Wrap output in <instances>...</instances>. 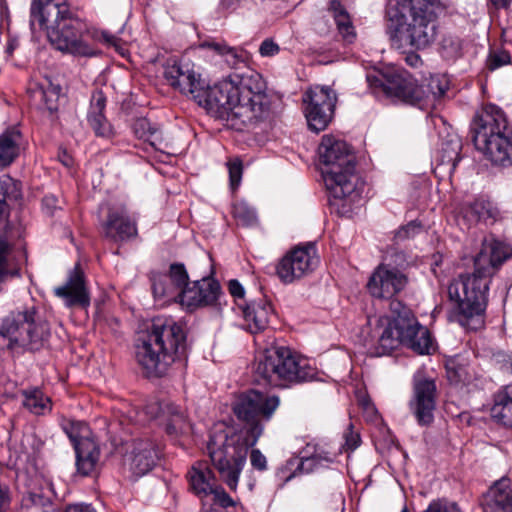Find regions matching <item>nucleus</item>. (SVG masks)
I'll list each match as a JSON object with an SVG mask.
<instances>
[{
	"label": "nucleus",
	"instance_id": "nucleus-1",
	"mask_svg": "<svg viewBox=\"0 0 512 512\" xmlns=\"http://www.w3.org/2000/svg\"><path fill=\"white\" fill-rule=\"evenodd\" d=\"M407 283L404 273L384 264L379 265L369 278V293L375 298L391 300L389 315L368 320L370 330L364 346L372 357L389 355L400 346L421 355L430 353L432 338L428 329L420 325L408 307L392 299Z\"/></svg>",
	"mask_w": 512,
	"mask_h": 512
},
{
	"label": "nucleus",
	"instance_id": "nucleus-2",
	"mask_svg": "<svg viewBox=\"0 0 512 512\" xmlns=\"http://www.w3.org/2000/svg\"><path fill=\"white\" fill-rule=\"evenodd\" d=\"M280 406V398L250 389L239 394L232 404L236 418L244 425L246 436L231 434L223 430L211 433L207 450L221 480L235 491L241 471L246 464L249 447L254 446L268 423Z\"/></svg>",
	"mask_w": 512,
	"mask_h": 512
},
{
	"label": "nucleus",
	"instance_id": "nucleus-3",
	"mask_svg": "<svg viewBox=\"0 0 512 512\" xmlns=\"http://www.w3.org/2000/svg\"><path fill=\"white\" fill-rule=\"evenodd\" d=\"M193 100L209 115L238 131L255 126L270 115L266 83L255 71L233 73L213 86L204 81Z\"/></svg>",
	"mask_w": 512,
	"mask_h": 512
},
{
	"label": "nucleus",
	"instance_id": "nucleus-4",
	"mask_svg": "<svg viewBox=\"0 0 512 512\" xmlns=\"http://www.w3.org/2000/svg\"><path fill=\"white\" fill-rule=\"evenodd\" d=\"M511 256L510 246L494 238H485L474 259V272L460 275L450 283L449 300L458 310L461 325L474 330L483 325L490 278Z\"/></svg>",
	"mask_w": 512,
	"mask_h": 512
},
{
	"label": "nucleus",
	"instance_id": "nucleus-5",
	"mask_svg": "<svg viewBox=\"0 0 512 512\" xmlns=\"http://www.w3.org/2000/svg\"><path fill=\"white\" fill-rule=\"evenodd\" d=\"M30 25L45 30L51 45L75 57H92L96 49L88 43L87 25L70 12L65 0H32Z\"/></svg>",
	"mask_w": 512,
	"mask_h": 512
},
{
	"label": "nucleus",
	"instance_id": "nucleus-6",
	"mask_svg": "<svg viewBox=\"0 0 512 512\" xmlns=\"http://www.w3.org/2000/svg\"><path fill=\"white\" fill-rule=\"evenodd\" d=\"M438 0H388L386 18L397 48L424 49L437 35Z\"/></svg>",
	"mask_w": 512,
	"mask_h": 512
},
{
	"label": "nucleus",
	"instance_id": "nucleus-7",
	"mask_svg": "<svg viewBox=\"0 0 512 512\" xmlns=\"http://www.w3.org/2000/svg\"><path fill=\"white\" fill-rule=\"evenodd\" d=\"M186 335L172 318L153 319L147 335L136 345L135 357L147 378L163 377L178 355L184 354Z\"/></svg>",
	"mask_w": 512,
	"mask_h": 512
},
{
	"label": "nucleus",
	"instance_id": "nucleus-8",
	"mask_svg": "<svg viewBox=\"0 0 512 512\" xmlns=\"http://www.w3.org/2000/svg\"><path fill=\"white\" fill-rule=\"evenodd\" d=\"M474 146L495 165H512V128L505 112L494 104L485 105L470 125Z\"/></svg>",
	"mask_w": 512,
	"mask_h": 512
},
{
	"label": "nucleus",
	"instance_id": "nucleus-9",
	"mask_svg": "<svg viewBox=\"0 0 512 512\" xmlns=\"http://www.w3.org/2000/svg\"><path fill=\"white\" fill-rule=\"evenodd\" d=\"M325 186L337 199L354 202L359 196V178L355 173L356 160L350 146L331 135L323 136L318 148Z\"/></svg>",
	"mask_w": 512,
	"mask_h": 512
},
{
	"label": "nucleus",
	"instance_id": "nucleus-10",
	"mask_svg": "<svg viewBox=\"0 0 512 512\" xmlns=\"http://www.w3.org/2000/svg\"><path fill=\"white\" fill-rule=\"evenodd\" d=\"M255 380L275 387L314 380L318 374L311 361L290 348L275 346L266 349L255 364Z\"/></svg>",
	"mask_w": 512,
	"mask_h": 512
},
{
	"label": "nucleus",
	"instance_id": "nucleus-11",
	"mask_svg": "<svg viewBox=\"0 0 512 512\" xmlns=\"http://www.w3.org/2000/svg\"><path fill=\"white\" fill-rule=\"evenodd\" d=\"M50 335L49 323L33 306L10 312L0 327V337L7 339L6 347L16 354L41 350Z\"/></svg>",
	"mask_w": 512,
	"mask_h": 512
},
{
	"label": "nucleus",
	"instance_id": "nucleus-12",
	"mask_svg": "<svg viewBox=\"0 0 512 512\" xmlns=\"http://www.w3.org/2000/svg\"><path fill=\"white\" fill-rule=\"evenodd\" d=\"M367 81L375 93L381 91L392 100L423 108L427 93L405 70L389 69L378 76L368 75Z\"/></svg>",
	"mask_w": 512,
	"mask_h": 512
},
{
	"label": "nucleus",
	"instance_id": "nucleus-13",
	"mask_svg": "<svg viewBox=\"0 0 512 512\" xmlns=\"http://www.w3.org/2000/svg\"><path fill=\"white\" fill-rule=\"evenodd\" d=\"M306 104L305 116L308 126L315 132L323 131L331 122L337 102V96L328 86H314L303 95Z\"/></svg>",
	"mask_w": 512,
	"mask_h": 512
},
{
	"label": "nucleus",
	"instance_id": "nucleus-14",
	"mask_svg": "<svg viewBox=\"0 0 512 512\" xmlns=\"http://www.w3.org/2000/svg\"><path fill=\"white\" fill-rule=\"evenodd\" d=\"M318 263L316 247L308 243L288 252L277 264L276 274L281 282L290 284L313 272Z\"/></svg>",
	"mask_w": 512,
	"mask_h": 512
},
{
	"label": "nucleus",
	"instance_id": "nucleus-15",
	"mask_svg": "<svg viewBox=\"0 0 512 512\" xmlns=\"http://www.w3.org/2000/svg\"><path fill=\"white\" fill-rule=\"evenodd\" d=\"M437 388L433 379L422 374L413 378V395L409 409L420 426H429L434 421Z\"/></svg>",
	"mask_w": 512,
	"mask_h": 512
},
{
	"label": "nucleus",
	"instance_id": "nucleus-16",
	"mask_svg": "<svg viewBox=\"0 0 512 512\" xmlns=\"http://www.w3.org/2000/svg\"><path fill=\"white\" fill-rule=\"evenodd\" d=\"M163 77L167 84L183 94L196 95L204 80L195 70L194 64L177 59H168L163 66Z\"/></svg>",
	"mask_w": 512,
	"mask_h": 512
},
{
	"label": "nucleus",
	"instance_id": "nucleus-17",
	"mask_svg": "<svg viewBox=\"0 0 512 512\" xmlns=\"http://www.w3.org/2000/svg\"><path fill=\"white\" fill-rule=\"evenodd\" d=\"M159 459V446L149 438L134 439L125 456L129 470L135 478L150 472Z\"/></svg>",
	"mask_w": 512,
	"mask_h": 512
},
{
	"label": "nucleus",
	"instance_id": "nucleus-18",
	"mask_svg": "<svg viewBox=\"0 0 512 512\" xmlns=\"http://www.w3.org/2000/svg\"><path fill=\"white\" fill-rule=\"evenodd\" d=\"M102 234L113 242H127L137 237V220L125 207L109 208L107 218L101 223Z\"/></svg>",
	"mask_w": 512,
	"mask_h": 512
},
{
	"label": "nucleus",
	"instance_id": "nucleus-19",
	"mask_svg": "<svg viewBox=\"0 0 512 512\" xmlns=\"http://www.w3.org/2000/svg\"><path fill=\"white\" fill-rule=\"evenodd\" d=\"M221 295V286L211 277L191 282L180 292V303L189 310L215 305Z\"/></svg>",
	"mask_w": 512,
	"mask_h": 512
},
{
	"label": "nucleus",
	"instance_id": "nucleus-20",
	"mask_svg": "<svg viewBox=\"0 0 512 512\" xmlns=\"http://www.w3.org/2000/svg\"><path fill=\"white\" fill-rule=\"evenodd\" d=\"M145 412L153 419L163 418L166 421L165 430L170 436L186 434L192 428L185 411L171 402L152 401L145 406Z\"/></svg>",
	"mask_w": 512,
	"mask_h": 512
},
{
	"label": "nucleus",
	"instance_id": "nucleus-21",
	"mask_svg": "<svg viewBox=\"0 0 512 512\" xmlns=\"http://www.w3.org/2000/svg\"><path fill=\"white\" fill-rule=\"evenodd\" d=\"M8 216V203L0 202V223ZM24 228L21 225L8 223L4 231H0V284L8 275H13L8 265V257L12 249L23 248L20 240L23 238Z\"/></svg>",
	"mask_w": 512,
	"mask_h": 512
},
{
	"label": "nucleus",
	"instance_id": "nucleus-22",
	"mask_svg": "<svg viewBox=\"0 0 512 512\" xmlns=\"http://www.w3.org/2000/svg\"><path fill=\"white\" fill-rule=\"evenodd\" d=\"M54 293L63 299L68 307H88L90 295L86 286L84 273L79 264L70 271L68 279L62 286L56 287Z\"/></svg>",
	"mask_w": 512,
	"mask_h": 512
},
{
	"label": "nucleus",
	"instance_id": "nucleus-23",
	"mask_svg": "<svg viewBox=\"0 0 512 512\" xmlns=\"http://www.w3.org/2000/svg\"><path fill=\"white\" fill-rule=\"evenodd\" d=\"M244 320V326L247 331L257 334L264 331L270 323V318L274 314L271 303L265 298H259L247 302L245 305H239Z\"/></svg>",
	"mask_w": 512,
	"mask_h": 512
},
{
	"label": "nucleus",
	"instance_id": "nucleus-24",
	"mask_svg": "<svg viewBox=\"0 0 512 512\" xmlns=\"http://www.w3.org/2000/svg\"><path fill=\"white\" fill-rule=\"evenodd\" d=\"M483 508L485 512H512V481L501 478L485 495Z\"/></svg>",
	"mask_w": 512,
	"mask_h": 512
},
{
	"label": "nucleus",
	"instance_id": "nucleus-25",
	"mask_svg": "<svg viewBox=\"0 0 512 512\" xmlns=\"http://www.w3.org/2000/svg\"><path fill=\"white\" fill-rule=\"evenodd\" d=\"M23 144V135L15 126L0 134V169L10 166L19 157Z\"/></svg>",
	"mask_w": 512,
	"mask_h": 512
},
{
	"label": "nucleus",
	"instance_id": "nucleus-26",
	"mask_svg": "<svg viewBox=\"0 0 512 512\" xmlns=\"http://www.w3.org/2000/svg\"><path fill=\"white\" fill-rule=\"evenodd\" d=\"M190 490L199 498L210 495L215 485V477L206 462H197L187 473Z\"/></svg>",
	"mask_w": 512,
	"mask_h": 512
},
{
	"label": "nucleus",
	"instance_id": "nucleus-27",
	"mask_svg": "<svg viewBox=\"0 0 512 512\" xmlns=\"http://www.w3.org/2000/svg\"><path fill=\"white\" fill-rule=\"evenodd\" d=\"M490 415L498 424L512 429V383L494 394Z\"/></svg>",
	"mask_w": 512,
	"mask_h": 512
},
{
	"label": "nucleus",
	"instance_id": "nucleus-28",
	"mask_svg": "<svg viewBox=\"0 0 512 512\" xmlns=\"http://www.w3.org/2000/svg\"><path fill=\"white\" fill-rule=\"evenodd\" d=\"M77 471L88 476L95 471L99 462L100 449L93 439H84L74 447Z\"/></svg>",
	"mask_w": 512,
	"mask_h": 512
},
{
	"label": "nucleus",
	"instance_id": "nucleus-29",
	"mask_svg": "<svg viewBox=\"0 0 512 512\" xmlns=\"http://www.w3.org/2000/svg\"><path fill=\"white\" fill-rule=\"evenodd\" d=\"M495 209L492 203L484 199H476L473 202L463 204L460 215L469 225L480 221H487L495 218Z\"/></svg>",
	"mask_w": 512,
	"mask_h": 512
},
{
	"label": "nucleus",
	"instance_id": "nucleus-30",
	"mask_svg": "<svg viewBox=\"0 0 512 512\" xmlns=\"http://www.w3.org/2000/svg\"><path fill=\"white\" fill-rule=\"evenodd\" d=\"M20 395L22 397V406L34 415H45L52 410L51 399L39 388L23 389Z\"/></svg>",
	"mask_w": 512,
	"mask_h": 512
},
{
	"label": "nucleus",
	"instance_id": "nucleus-31",
	"mask_svg": "<svg viewBox=\"0 0 512 512\" xmlns=\"http://www.w3.org/2000/svg\"><path fill=\"white\" fill-rule=\"evenodd\" d=\"M329 10L333 15L337 30L343 41L348 44L353 43L356 39V31L349 13L338 0H330Z\"/></svg>",
	"mask_w": 512,
	"mask_h": 512
},
{
	"label": "nucleus",
	"instance_id": "nucleus-32",
	"mask_svg": "<svg viewBox=\"0 0 512 512\" xmlns=\"http://www.w3.org/2000/svg\"><path fill=\"white\" fill-rule=\"evenodd\" d=\"M462 149V141L455 133H448L445 138L441 140L439 149V156L441 164L449 165L451 170H454L460 161V152Z\"/></svg>",
	"mask_w": 512,
	"mask_h": 512
},
{
	"label": "nucleus",
	"instance_id": "nucleus-33",
	"mask_svg": "<svg viewBox=\"0 0 512 512\" xmlns=\"http://www.w3.org/2000/svg\"><path fill=\"white\" fill-rule=\"evenodd\" d=\"M202 47L208 48L222 56L227 65L231 68H238L239 65L244 64L247 59V55L244 50L230 47L225 42H217L214 40L205 41L202 44Z\"/></svg>",
	"mask_w": 512,
	"mask_h": 512
},
{
	"label": "nucleus",
	"instance_id": "nucleus-34",
	"mask_svg": "<svg viewBox=\"0 0 512 512\" xmlns=\"http://www.w3.org/2000/svg\"><path fill=\"white\" fill-rule=\"evenodd\" d=\"M133 131L137 138L149 142L153 147L162 143V131L147 118H138L133 124Z\"/></svg>",
	"mask_w": 512,
	"mask_h": 512
},
{
	"label": "nucleus",
	"instance_id": "nucleus-35",
	"mask_svg": "<svg viewBox=\"0 0 512 512\" xmlns=\"http://www.w3.org/2000/svg\"><path fill=\"white\" fill-rule=\"evenodd\" d=\"M446 375L451 384H465L471 380V374L467 361L460 356L446 361Z\"/></svg>",
	"mask_w": 512,
	"mask_h": 512
},
{
	"label": "nucleus",
	"instance_id": "nucleus-36",
	"mask_svg": "<svg viewBox=\"0 0 512 512\" xmlns=\"http://www.w3.org/2000/svg\"><path fill=\"white\" fill-rule=\"evenodd\" d=\"M152 292L156 300H180V292L166 275L158 274L152 277Z\"/></svg>",
	"mask_w": 512,
	"mask_h": 512
},
{
	"label": "nucleus",
	"instance_id": "nucleus-37",
	"mask_svg": "<svg viewBox=\"0 0 512 512\" xmlns=\"http://www.w3.org/2000/svg\"><path fill=\"white\" fill-rule=\"evenodd\" d=\"M300 454L312 455L318 463L326 466L333 463L339 453L331 451L327 443L311 441L303 447Z\"/></svg>",
	"mask_w": 512,
	"mask_h": 512
},
{
	"label": "nucleus",
	"instance_id": "nucleus-38",
	"mask_svg": "<svg viewBox=\"0 0 512 512\" xmlns=\"http://www.w3.org/2000/svg\"><path fill=\"white\" fill-rule=\"evenodd\" d=\"M426 94L423 107L430 102L443 97L449 89V81L445 76L434 75L431 76L426 85H422Z\"/></svg>",
	"mask_w": 512,
	"mask_h": 512
},
{
	"label": "nucleus",
	"instance_id": "nucleus-39",
	"mask_svg": "<svg viewBox=\"0 0 512 512\" xmlns=\"http://www.w3.org/2000/svg\"><path fill=\"white\" fill-rule=\"evenodd\" d=\"M23 508L26 512H55L51 499L40 492H30L25 496Z\"/></svg>",
	"mask_w": 512,
	"mask_h": 512
},
{
	"label": "nucleus",
	"instance_id": "nucleus-40",
	"mask_svg": "<svg viewBox=\"0 0 512 512\" xmlns=\"http://www.w3.org/2000/svg\"><path fill=\"white\" fill-rule=\"evenodd\" d=\"M62 428L74 447L84 439H92L90 429L85 422L68 420L62 424Z\"/></svg>",
	"mask_w": 512,
	"mask_h": 512
},
{
	"label": "nucleus",
	"instance_id": "nucleus-41",
	"mask_svg": "<svg viewBox=\"0 0 512 512\" xmlns=\"http://www.w3.org/2000/svg\"><path fill=\"white\" fill-rule=\"evenodd\" d=\"M20 182L8 175L0 177V202L17 201L21 198Z\"/></svg>",
	"mask_w": 512,
	"mask_h": 512
},
{
	"label": "nucleus",
	"instance_id": "nucleus-42",
	"mask_svg": "<svg viewBox=\"0 0 512 512\" xmlns=\"http://www.w3.org/2000/svg\"><path fill=\"white\" fill-rule=\"evenodd\" d=\"M232 214L238 225L253 226L257 223L255 210L245 202H237L233 205Z\"/></svg>",
	"mask_w": 512,
	"mask_h": 512
},
{
	"label": "nucleus",
	"instance_id": "nucleus-43",
	"mask_svg": "<svg viewBox=\"0 0 512 512\" xmlns=\"http://www.w3.org/2000/svg\"><path fill=\"white\" fill-rule=\"evenodd\" d=\"M166 276L169 278L171 283L175 285L179 292L186 289V287H189L191 284L188 272L182 263L171 264L169 273Z\"/></svg>",
	"mask_w": 512,
	"mask_h": 512
},
{
	"label": "nucleus",
	"instance_id": "nucleus-44",
	"mask_svg": "<svg viewBox=\"0 0 512 512\" xmlns=\"http://www.w3.org/2000/svg\"><path fill=\"white\" fill-rule=\"evenodd\" d=\"M88 122L95 134L100 137L109 138L113 135V129L103 114H88Z\"/></svg>",
	"mask_w": 512,
	"mask_h": 512
},
{
	"label": "nucleus",
	"instance_id": "nucleus-45",
	"mask_svg": "<svg viewBox=\"0 0 512 512\" xmlns=\"http://www.w3.org/2000/svg\"><path fill=\"white\" fill-rule=\"evenodd\" d=\"M323 465H321L320 463H318L312 455H303L301 454V458L297 464V467L295 468L294 472L292 474H290L287 478H286V481H289L291 478H293L294 476L298 475V474H303V473H312L314 472L315 470H317L319 467H322Z\"/></svg>",
	"mask_w": 512,
	"mask_h": 512
},
{
	"label": "nucleus",
	"instance_id": "nucleus-46",
	"mask_svg": "<svg viewBox=\"0 0 512 512\" xmlns=\"http://www.w3.org/2000/svg\"><path fill=\"white\" fill-rule=\"evenodd\" d=\"M344 444L339 449L338 453L340 454L342 451H354L359 447L361 443V438L358 432L354 431V426L350 423L346 430L343 433Z\"/></svg>",
	"mask_w": 512,
	"mask_h": 512
},
{
	"label": "nucleus",
	"instance_id": "nucleus-47",
	"mask_svg": "<svg viewBox=\"0 0 512 512\" xmlns=\"http://www.w3.org/2000/svg\"><path fill=\"white\" fill-rule=\"evenodd\" d=\"M511 61L510 54L505 50H493L489 53L487 58V68L491 71L496 70L504 65L509 64Z\"/></svg>",
	"mask_w": 512,
	"mask_h": 512
},
{
	"label": "nucleus",
	"instance_id": "nucleus-48",
	"mask_svg": "<svg viewBox=\"0 0 512 512\" xmlns=\"http://www.w3.org/2000/svg\"><path fill=\"white\" fill-rule=\"evenodd\" d=\"M423 512H461V510L455 502L447 499H436Z\"/></svg>",
	"mask_w": 512,
	"mask_h": 512
},
{
	"label": "nucleus",
	"instance_id": "nucleus-49",
	"mask_svg": "<svg viewBox=\"0 0 512 512\" xmlns=\"http://www.w3.org/2000/svg\"><path fill=\"white\" fill-rule=\"evenodd\" d=\"M209 496H212L214 504H217L220 507L228 508L235 505L233 499L220 486L216 485Z\"/></svg>",
	"mask_w": 512,
	"mask_h": 512
},
{
	"label": "nucleus",
	"instance_id": "nucleus-50",
	"mask_svg": "<svg viewBox=\"0 0 512 512\" xmlns=\"http://www.w3.org/2000/svg\"><path fill=\"white\" fill-rule=\"evenodd\" d=\"M106 107V97L101 90H96L91 96L88 114H103Z\"/></svg>",
	"mask_w": 512,
	"mask_h": 512
},
{
	"label": "nucleus",
	"instance_id": "nucleus-51",
	"mask_svg": "<svg viewBox=\"0 0 512 512\" xmlns=\"http://www.w3.org/2000/svg\"><path fill=\"white\" fill-rule=\"evenodd\" d=\"M61 92L60 86H54L51 89L44 90L41 92L43 99L45 100L46 108L50 111H56L57 110V104L56 101L59 97V94Z\"/></svg>",
	"mask_w": 512,
	"mask_h": 512
},
{
	"label": "nucleus",
	"instance_id": "nucleus-52",
	"mask_svg": "<svg viewBox=\"0 0 512 512\" xmlns=\"http://www.w3.org/2000/svg\"><path fill=\"white\" fill-rule=\"evenodd\" d=\"M228 171L230 184L232 188H235L239 185L242 177V163L240 160H235L228 163Z\"/></svg>",
	"mask_w": 512,
	"mask_h": 512
},
{
	"label": "nucleus",
	"instance_id": "nucleus-53",
	"mask_svg": "<svg viewBox=\"0 0 512 512\" xmlns=\"http://www.w3.org/2000/svg\"><path fill=\"white\" fill-rule=\"evenodd\" d=\"M420 229H421V226L419 224H417L416 222L412 221L397 231L396 238L399 240H403L406 238L413 237L420 231Z\"/></svg>",
	"mask_w": 512,
	"mask_h": 512
},
{
	"label": "nucleus",
	"instance_id": "nucleus-54",
	"mask_svg": "<svg viewBox=\"0 0 512 512\" xmlns=\"http://www.w3.org/2000/svg\"><path fill=\"white\" fill-rule=\"evenodd\" d=\"M250 462L253 468L264 471L267 468L266 457L258 449H253L250 453Z\"/></svg>",
	"mask_w": 512,
	"mask_h": 512
},
{
	"label": "nucleus",
	"instance_id": "nucleus-55",
	"mask_svg": "<svg viewBox=\"0 0 512 512\" xmlns=\"http://www.w3.org/2000/svg\"><path fill=\"white\" fill-rule=\"evenodd\" d=\"M279 52V46L271 39H265L260 47L259 53L264 57H271Z\"/></svg>",
	"mask_w": 512,
	"mask_h": 512
},
{
	"label": "nucleus",
	"instance_id": "nucleus-56",
	"mask_svg": "<svg viewBox=\"0 0 512 512\" xmlns=\"http://www.w3.org/2000/svg\"><path fill=\"white\" fill-rule=\"evenodd\" d=\"M228 290L229 293L235 298V299H243L245 290L244 287L241 285V283L236 280L232 279L228 282Z\"/></svg>",
	"mask_w": 512,
	"mask_h": 512
},
{
	"label": "nucleus",
	"instance_id": "nucleus-57",
	"mask_svg": "<svg viewBox=\"0 0 512 512\" xmlns=\"http://www.w3.org/2000/svg\"><path fill=\"white\" fill-rule=\"evenodd\" d=\"M249 0H220V8L229 13L243 7Z\"/></svg>",
	"mask_w": 512,
	"mask_h": 512
},
{
	"label": "nucleus",
	"instance_id": "nucleus-58",
	"mask_svg": "<svg viewBox=\"0 0 512 512\" xmlns=\"http://www.w3.org/2000/svg\"><path fill=\"white\" fill-rule=\"evenodd\" d=\"M58 199L54 195H46L42 200V206L48 214H53L57 208Z\"/></svg>",
	"mask_w": 512,
	"mask_h": 512
},
{
	"label": "nucleus",
	"instance_id": "nucleus-59",
	"mask_svg": "<svg viewBox=\"0 0 512 512\" xmlns=\"http://www.w3.org/2000/svg\"><path fill=\"white\" fill-rule=\"evenodd\" d=\"M9 504V490L0 484V512H4Z\"/></svg>",
	"mask_w": 512,
	"mask_h": 512
},
{
	"label": "nucleus",
	"instance_id": "nucleus-60",
	"mask_svg": "<svg viewBox=\"0 0 512 512\" xmlns=\"http://www.w3.org/2000/svg\"><path fill=\"white\" fill-rule=\"evenodd\" d=\"M65 512H97L91 505L74 504L66 508Z\"/></svg>",
	"mask_w": 512,
	"mask_h": 512
},
{
	"label": "nucleus",
	"instance_id": "nucleus-61",
	"mask_svg": "<svg viewBox=\"0 0 512 512\" xmlns=\"http://www.w3.org/2000/svg\"><path fill=\"white\" fill-rule=\"evenodd\" d=\"M101 39L107 43L108 45H111V46H116L117 45V42L119 40V38L107 31H102L101 32Z\"/></svg>",
	"mask_w": 512,
	"mask_h": 512
},
{
	"label": "nucleus",
	"instance_id": "nucleus-62",
	"mask_svg": "<svg viewBox=\"0 0 512 512\" xmlns=\"http://www.w3.org/2000/svg\"><path fill=\"white\" fill-rule=\"evenodd\" d=\"M405 60L411 67H418L422 62L420 56L414 52L407 54Z\"/></svg>",
	"mask_w": 512,
	"mask_h": 512
},
{
	"label": "nucleus",
	"instance_id": "nucleus-63",
	"mask_svg": "<svg viewBox=\"0 0 512 512\" xmlns=\"http://www.w3.org/2000/svg\"><path fill=\"white\" fill-rule=\"evenodd\" d=\"M361 405L363 407V409L370 415V416H374L376 415L377 411L375 409V407L373 406V404H371L370 400L368 399H363L361 400Z\"/></svg>",
	"mask_w": 512,
	"mask_h": 512
},
{
	"label": "nucleus",
	"instance_id": "nucleus-64",
	"mask_svg": "<svg viewBox=\"0 0 512 512\" xmlns=\"http://www.w3.org/2000/svg\"><path fill=\"white\" fill-rule=\"evenodd\" d=\"M58 158L60 162L66 167H70L73 163L72 157L66 151L59 153Z\"/></svg>",
	"mask_w": 512,
	"mask_h": 512
}]
</instances>
